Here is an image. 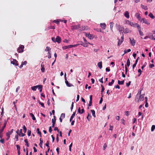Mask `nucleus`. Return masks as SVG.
I'll list each match as a JSON object with an SVG mask.
<instances>
[{
    "label": "nucleus",
    "mask_w": 155,
    "mask_h": 155,
    "mask_svg": "<svg viewBox=\"0 0 155 155\" xmlns=\"http://www.w3.org/2000/svg\"><path fill=\"white\" fill-rule=\"evenodd\" d=\"M66 73L64 74V79L65 80V83L66 84V85L68 87H71L73 86L72 84L68 82V81L66 77Z\"/></svg>",
    "instance_id": "obj_1"
},
{
    "label": "nucleus",
    "mask_w": 155,
    "mask_h": 155,
    "mask_svg": "<svg viewBox=\"0 0 155 155\" xmlns=\"http://www.w3.org/2000/svg\"><path fill=\"white\" fill-rule=\"evenodd\" d=\"M7 122H5L4 124V126H3L2 129L0 130V138H2V132L4 130L6 126Z\"/></svg>",
    "instance_id": "obj_2"
},
{
    "label": "nucleus",
    "mask_w": 155,
    "mask_h": 155,
    "mask_svg": "<svg viewBox=\"0 0 155 155\" xmlns=\"http://www.w3.org/2000/svg\"><path fill=\"white\" fill-rule=\"evenodd\" d=\"M117 28L118 30L120 32V33H123L124 29V28L123 27H122L120 25H118L117 26Z\"/></svg>",
    "instance_id": "obj_3"
},
{
    "label": "nucleus",
    "mask_w": 155,
    "mask_h": 155,
    "mask_svg": "<svg viewBox=\"0 0 155 155\" xmlns=\"http://www.w3.org/2000/svg\"><path fill=\"white\" fill-rule=\"evenodd\" d=\"M24 46L23 45H21L17 49V51L18 53H21L23 51V49Z\"/></svg>",
    "instance_id": "obj_4"
},
{
    "label": "nucleus",
    "mask_w": 155,
    "mask_h": 155,
    "mask_svg": "<svg viewBox=\"0 0 155 155\" xmlns=\"http://www.w3.org/2000/svg\"><path fill=\"white\" fill-rule=\"evenodd\" d=\"M129 39H130V42L131 45L134 46L135 45L136 41L134 38H133L131 39L130 38H129Z\"/></svg>",
    "instance_id": "obj_5"
},
{
    "label": "nucleus",
    "mask_w": 155,
    "mask_h": 155,
    "mask_svg": "<svg viewBox=\"0 0 155 155\" xmlns=\"http://www.w3.org/2000/svg\"><path fill=\"white\" fill-rule=\"evenodd\" d=\"M140 22L144 23L148 25L150 24V23L148 21L144 18H142L140 21Z\"/></svg>",
    "instance_id": "obj_6"
},
{
    "label": "nucleus",
    "mask_w": 155,
    "mask_h": 155,
    "mask_svg": "<svg viewBox=\"0 0 155 155\" xmlns=\"http://www.w3.org/2000/svg\"><path fill=\"white\" fill-rule=\"evenodd\" d=\"M144 94H143L142 95H140L139 96V99H138V100H140V101H143L144 99Z\"/></svg>",
    "instance_id": "obj_7"
},
{
    "label": "nucleus",
    "mask_w": 155,
    "mask_h": 155,
    "mask_svg": "<svg viewBox=\"0 0 155 155\" xmlns=\"http://www.w3.org/2000/svg\"><path fill=\"white\" fill-rule=\"evenodd\" d=\"M135 16L140 21L142 19L140 16V14L138 13H136L135 14Z\"/></svg>",
    "instance_id": "obj_8"
},
{
    "label": "nucleus",
    "mask_w": 155,
    "mask_h": 155,
    "mask_svg": "<svg viewBox=\"0 0 155 155\" xmlns=\"http://www.w3.org/2000/svg\"><path fill=\"white\" fill-rule=\"evenodd\" d=\"M78 111L79 113L80 114H81L84 112V108H83L81 110L80 107H79L78 109Z\"/></svg>",
    "instance_id": "obj_9"
},
{
    "label": "nucleus",
    "mask_w": 155,
    "mask_h": 155,
    "mask_svg": "<svg viewBox=\"0 0 155 155\" xmlns=\"http://www.w3.org/2000/svg\"><path fill=\"white\" fill-rule=\"evenodd\" d=\"M55 41L59 43H60L61 41V38L59 36H57L55 38Z\"/></svg>",
    "instance_id": "obj_10"
},
{
    "label": "nucleus",
    "mask_w": 155,
    "mask_h": 155,
    "mask_svg": "<svg viewBox=\"0 0 155 155\" xmlns=\"http://www.w3.org/2000/svg\"><path fill=\"white\" fill-rule=\"evenodd\" d=\"M17 62L18 61H16V60L13 59V61H11V63L14 65L15 66H18V64L17 63Z\"/></svg>",
    "instance_id": "obj_11"
},
{
    "label": "nucleus",
    "mask_w": 155,
    "mask_h": 155,
    "mask_svg": "<svg viewBox=\"0 0 155 155\" xmlns=\"http://www.w3.org/2000/svg\"><path fill=\"white\" fill-rule=\"evenodd\" d=\"M86 36L90 39H92L93 38V37L91 35L88 33H86Z\"/></svg>",
    "instance_id": "obj_12"
},
{
    "label": "nucleus",
    "mask_w": 155,
    "mask_h": 155,
    "mask_svg": "<svg viewBox=\"0 0 155 155\" xmlns=\"http://www.w3.org/2000/svg\"><path fill=\"white\" fill-rule=\"evenodd\" d=\"M131 31L128 28H126L124 29V33H128L131 32Z\"/></svg>",
    "instance_id": "obj_13"
},
{
    "label": "nucleus",
    "mask_w": 155,
    "mask_h": 155,
    "mask_svg": "<svg viewBox=\"0 0 155 155\" xmlns=\"http://www.w3.org/2000/svg\"><path fill=\"white\" fill-rule=\"evenodd\" d=\"M100 26L103 29H105L106 27V25L104 23H101Z\"/></svg>",
    "instance_id": "obj_14"
},
{
    "label": "nucleus",
    "mask_w": 155,
    "mask_h": 155,
    "mask_svg": "<svg viewBox=\"0 0 155 155\" xmlns=\"http://www.w3.org/2000/svg\"><path fill=\"white\" fill-rule=\"evenodd\" d=\"M124 16L127 18H129V13L128 11H126L125 12L124 14Z\"/></svg>",
    "instance_id": "obj_15"
},
{
    "label": "nucleus",
    "mask_w": 155,
    "mask_h": 155,
    "mask_svg": "<svg viewBox=\"0 0 155 155\" xmlns=\"http://www.w3.org/2000/svg\"><path fill=\"white\" fill-rule=\"evenodd\" d=\"M80 27V25H75L72 27V28L74 29H77Z\"/></svg>",
    "instance_id": "obj_16"
},
{
    "label": "nucleus",
    "mask_w": 155,
    "mask_h": 155,
    "mask_svg": "<svg viewBox=\"0 0 155 155\" xmlns=\"http://www.w3.org/2000/svg\"><path fill=\"white\" fill-rule=\"evenodd\" d=\"M76 111H76L75 112H74L73 114L71 116V117L70 119V121L71 122L73 118L75 116Z\"/></svg>",
    "instance_id": "obj_17"
},
{
    "label": "nucleus",
    "mask_w": 155,
    "mask_h": 155,
    "mask_svg": "<svg viewBox=\"0 0 155 155\" xmlns=\"http://www.w3.org/2000/svg\"><path fill=\"white\" fill-rule=\"evenodd\" d=\"M70 48H71V45L68 46H65L63 47H62V48L63 49H66Z\"/></svg>",
    "instance_id": "obj_18"
},
{
    "label": "nucleus",
    "mask_w": 155,
    "mask_h": 155,
    "mask_svg": "<svg viewBox=\"0 0 155 155\" xmlns=\"http://www.w3.org/2000/svg\"><path fill=\"white\" fill-rule=\"evenodd\" d=\"M97 66L100 69H101L102 68V62L101 61L98 62V63L97 64Z\"/></svg>",
    "instance_id": "obj_19"
},
{
    "label": "nucleus",
    "mask_w": 155,
    "mask_h": 155,
    "mask_svg": "<svg viewBox=\"0 0 155 155\" xmlns=\"http://www.w3.org/2000/svg\"><path fill=\"white\" fill-rule=\"evenodd\" d=\"M39 85L33 86L31 87V89L33 91H36V89L38 87Z\"/></svg>",
    "instance_id": "obj_20"
},
{
    "label": "nucleus",
    "mask_w": 155,
    "mask_h": 155,
    "mask_svg": "<svg viewBox=\"0 0 155 155\" xmlns=\"http://www.w3.org/2000/svg\"><path fill=\"white\" fill-rule=\"evenodd\" d=\"M19 130H18L16 131V133L17 134H18L20 136H21V137H24L25 135V134L23 133H21V134H19Z\"/></svg>",
    "instance_id": "obj_21"
},
{
    "label": "nucleus",
    "mask_w": 155,
    "mask_h": 155,
    "mask_svg": "<svg viewBox=\"0 0 155 155\" xmlns=\"http://www.w3.org/2000/svg\"><path fill=\"white\" fill-rule=\"evenodd\" d=\"M113 24L114 23H113V22H111L109 24L110 25V29L112 31H113Z\"/></svg>",
    "instance_id": "obj_22"
},
{
    "label": "nucleus",
    "mask_w": 155,
    "mask_h": 155,
    "mask_svg": "<svg viewBox=\"0 0 155 155\" xmlns=\"http://www.w3.org/2000/svg\"><path fill=\"white\" fill-rule=\"evenodd\" d=\"M29 115H30V116L31 117H32V119L33 120H35V119H36L35 118V117L34 115V114H32L31 113H30L29 114Z\"/></svg>",
    "instance_id": "obj_23"
},
{
    "label": "nucleus",
    "mask_w": 155,
    "mask_h": 155,
    "mask_svg": "<svg viewBox=\"0 0 155 155\" xmlns=\"http://www.w3.org/2000/svg\"><path fill=\"white\" fill-rule=\"evenodd\" d=\"M141 7L142 8L145 10H147L148 9V8L147 6L144 5L142 4L141 5Z\"/></svg>",
    "instance_id": "obj_24"
},
{
    "label": "nucleus",
    "mask_w": 155,
    "mask_h": 155,
    "mask_svg": "<svg viewBox=\"0 0 155 155\" xmlns=\"http://www.w3.org/2000/svg\"><path fill=\"white\" fill-rule=\"evenodd\" d=\"M91 112L93 116L95 117H96V116L95 115V111L94 110H91Z\"/></svg>",
    "instance_id": "obj_25"
},
{
    "label": "nucleus",
    "mask_w": 155,
    "mask_h": 155,
    "mask_svg": "<svg viewBox=\"0 0 155 155\" xmlns=\"http://www.w3.org/2000/svg\"><path fill=\"white\" fill-rule=\"evenodd\" d=\"M43 143V141L42 140H41V139L40 138V143H39V145H40V147L41 148H43L42 147Z\"/></svg>",
    "instance_id": "obj_26"
},
{
    "label": "nucleus",
    "mask_w": 155,
    "mask_h": 155,
    "mask_svg": "<svg viewBox=\"0 0 155 155\" xmlns=\"http://www.w3.org/2000/svg\"><path fill=\"white\" fill-rule=\"evenodd\" d=\"M124 81L123 80L122 81H120L119 80H118V84H121L122 85L124 84Z\"/></svg>",
    "instance_id": "obj_27"
},
{
    "label": "nucleus",
    "mask_w": 155,
    "mask_h": 155,
    "mask_svg": "<svg viewBox=\"0 0 155 155\" xmlns=\"http://www.w3.org/2000/svg\"><path fill=\"white\" fill-rule=\"evenodd\" d=\"M38 89L40 90V92H41L42 90V86L41 85H39L38 86Z\"/></svg>",
    "instance_id": "obj_28"
},
{
    "label": "nucleus",
    "mask_w": 155,
    "mask_h": 155,
    "mask_svg": "<svg viewBox=\"0 0 155 155\" xmlns=\"http://www.w3.org/2000/svg\"><path fill=\"white\" fill-rule=\"evenodd\" d=\"M25 143H26L25 145H26L28 147H29V144L28 142V140L27 139H25Z\"/></svg>",
    "instance_id": "obj_29"
},
{
    "label": "nucleus",
    "mask_w": 155,
    "mask_h": 155,
    "mask_svg": "<svg viewBox=\"0 0 155 155\" xmlns=\"http://www.w3.org/2000/svg\"><path fill=\"white\" fill-rule=\"evenodd\" d=\"M101 87H102L101 90V94L102 96L103 92L104 90V87L102 85H101Z\"/></svg>",
    "instance_id": "obj_30"
},
{
    "label": "nucleus",
    "mask_w": 155,
    "mask_h": 155,
    "mask_svg": "<svg viewBox=\"0 0 155 155\" xmlns=\"http://www.w3.org/2000/svg\"><path fill=\"white\" fill-rule=\"evenodd\" d=\"M130 59H128L127 61V65L129 67L130 65Z\"/></svg>",
    "instance_id": "obj_31"
},
{
    "label": "nucleus",
    "mask_w": 155,
    "mask_h": 155,
    "mask_svg": "<svg viewBox=\"0 0 155 155\" xmlns=\"http://www.w3.org/2000/svg\"><path fill=\"white\" fill-rule=\"evenodd\" d=\"M114 80L112 79L111 82L109 83L108 85L109 86H111L112 85V84L114 83Z\"/></svg>",
    "instance_id": "obj_32"
},
{
    "label": "nucleus",
    "mask_w": 155,
    "mask_h": 155,
    "mask_svg": "<svg viewBox=\"0 0 155 155\" xmlns=\"http://www.w3.org/2000/svg\"><path fill=\"white\" fill-rule=\"evenodd\" d=\"M148 16L151 18L153 19L154 18V16L153 15V14L151 13H150Z\"/></svg>",
    "instance_id": "obj_33"
},
{
    "label": "nucleus",
    "mask_w": 155,
    "mask_h": 155,
    "mask_svg": "<svg viewBox=\"0 0 155 155\" xmlns=\"http://www.w3.org/2000/svg\"><path fill=\"white\" fill-rule=\"evenodd\" d=\"M91 116L89 114H88L87 116V119L89 121H90V119L91 118Z\"/></svg>",
    "instance_id": "obj_34"
},
{
    "label": "nucleus",
    "mask_w": 155,
    "mask_h": 155,
    "mask_svg": "<svg viewBox=\"0 0 155 155\" xmlns=\"http://www.w3.org/2000/svg\"><path fill=\"white\" fill-rule=\"evenodd\" d=\"M65 114L64 113H62L61 115L60 118L62 119H64L65 118Z\"/></svg>",
    "instance_id": "obj_35"
},
{
    "label": "nucleus",
    "mask_w": 155,
    "mask_h": 155,
    "mask_svg": "<svg viewBox=\"0 0 155 155\" xmlns=\"http://www.w3.org/2000/svg\"><path fill=\"white\" fill-rule=\"evenodd\" d=\"M23 132L24 133H25L27 131V129L25 125H24L23 127Z\"/></svg>",
    "instance_id": "obj_36"
},
{
    "label": "nucleus",
    "mask_w": 155,
    "mask_h": 155,
    "mask_svg": "<svg viewBox=\"0 0 155 155\" xmlns=\"http://www.w3.org/2000/svg\"><path fill=\"white\" fill-rule=\"evenodd\" d=\"M41 70L42 72H44L45 71V68L44 66L42 64H41Z\"/></svg>",
    "instance_id": "obj_37"
},
{
    "label": "nucleus",
    "mask_w": 155,
    "mask_h": 155,
    "mask_svg": "<svg viewBox=\"0 0 155 155\" xmlns=\"http://www.w3.org/2000/svg\"><path fill=\"white\" fill-rule=\"evenodd\" d=\"M37 131L38 132V134L41 137V133L39 131V129L38 128L37 129Z\"/></svg>",
    "instance_id": "obj_38"
},
{
    "label": "nucleus",
    "mask_w": 155,
    "mask_h": 155,
    "mask_svg": "<svg viewBox=\"0 0 155 155\" xmlns=\"http://www.w3.org/2000/svg\"><path fill=\"white\" fill-rule=\"evenodd\" d=\"M38 103L40 104L41 106L42 107H45L44 106V104L43 103L39 101H38Z\"/></svg>",
    "instance_id": "obj_39"
},
{
    "label": "nucleus",
    "mask_w": 155,
    "mask_h": 155,
    "mask_svg": "<svg viewBox=\"0 0 155 155\" xmlns=\"http://www.w3.org/2000/svg\"><path fill=\"white\" fill-rule=\"evenodd\" d=\"M131 51L130 49H128L127 50H125L124 52V54L127 53V52H129Z\"/></svg>",
    "instance_id": "obj_40"
},
{
    "label": "nucleus",
    "mask_w": 155,
    "mask_h": 155,
    "mask_svg": "<svg viewBox=\"0 0 155 155\" xmlns=\"http://www.w3.org/2000/svg\"><path fill=\"white\" fill-rule=\"evenodd\" d=\"M12 134L10 132V131H8L6 134V135L7 137H10V135Z\"/></svg>",
    "instance_id": "obj_41"
},
{
    "label": "nucleus",
    "mask_w": 155,
    "mask_h": 155,
    "mask_svg": "<svg viewBox=\"0 0 155 155\" xmlns=\"http://www.w3.org/2000/svg\"><path fill=\"white\" fill-rule=\"evenodd\" d=\"M118 42L117 45L118 46H120L122 44L123 41H120V40L118 39Z\"/></svg>",
    "instance_id": "obj_42"
},
{
    "label": "nucleus",
    "mask_w": 155,
    "mask_h": 155,
    "mask_svg": "<svg viewBox=\"0 0 155 155\" xmlns=\"http://www.w3.org/2000/svg\"><path fill=\"white\" fill-rule=\"evenodd\" d=\"M155 129V125H153L152 126L151 128V131H154V129Z\"/></svg>",
    "instance_id": "obj_43"
},
{
    "label": "nucleus",
    "mask_w": 155,
    "mask_h": 155,
    "mask_svg": "<svg viewBox=\"0 0 155 155\" xmlns=\"http://www.w3.org/2000/svg\"><path fill=\"white\" fill-rule=\"evenodd\" d=\"M120 120L122 124H123L124 125L125 124V120L124 119H121Z\"/></svg>",
    "instance_id": "obj_44"
},
{
    "label": "nucleus",
    "mask_w": 155,
    "mask_h": 155,
    "mask_svg": "<svg viewBox=\"0 0 155 155\" xmlns=\"http://www.w3.org/2000/svg\"><path fill=\"white\" fill-rule=\"evenodd\" d=\"M130 21L128 20H126L125 21V23L126 24L129 25L130 24Z\"/></svg>",
    "instance_id": "obj_45"
},
{
    "label": "nucleus",
    "mask_w": 155,
    "mask_h": 155,
    "mask_svg": "<svg viewBox=\"0 0 155 155\" xmlns=\"http://www.w3.org/2000/svg\"><path fill=\"white\" fill-rule=\"evenodd\" d=\"M16 147H17V149L18 150H20V146L18 145H16Z\"/></svg>",
    "instance_id": "obj_46"
},
{
    "label": "nucleus",
    "mask_w": 155,
    "mask_h": 155,
    "mask_svg": "<svg viewBox=\"0 0 155 155\" xmlns=\"http://www.w3.org/2000/svg\"><path fill=\"white\" fill-rule=\"evenodd\" d=\"M88 44L87 43H86L85 44L83 43V44H81V45H83L84 47H87L88 46L87 45V44Z\"/></svg>",
    "instance_id": "obj_47"
},
{
    "label": "nucleus",
    "mask_w": 155,
    "mask_h": 155,
    "mask_svg": "<svg viewBox=\"0 0 155 155\" xmlns=\"http://www.w3.org/2000/svg\"><path fill=\"white\" fill-rule=\"evenodd\" d=\"M27 134H28V136H30L31 134V130H28V131H27Z\"/></svg>",
    "instance_id": "obj_48"
},
{
    "label": "nucleus",
    "mask_w": 155,
    "mask_h": 155,
    "mask_svg": "<svg viewBox=\"0 0 155 155\" xmlns=\"http://www.w3.org/2000/svg\"><path fill=\"white\" fill-rule=\"evenodd\" d=\"M136 27L137 28L138 31H139L140 30H141L140 27V26L137 24V25H136Z\"/></svg>",
    "instance_id": "obj_49"
},
{
    "label": "nucleus",
    "mask_w": 155,
    "mask_h": 155,
    "mask_svg": "<svg viewBox=\"0 0 155 155\" xmlns=\"http://www.w3.org/2000/svg\"><path fill=\"white\" fill-rule=\"evenodd\" d=\"M50 49H51L49 47L47 46L46 47V49L45 50V51H48Z\"/></svg>",
    "instance_id": "obj_50"
},
{
    "label": "nucleus",
    "mask_w": 155,
    "mask_h": 155,
    "mask_svg": "<svg viewBox=\"0 0 155 155\" xmlns=\"http://www.w3.org/2000/svg\"><path fill=\"white\" fill-rule=\"evenodd\" d=\"M138 99H139L138 96V94L136 95V98L135 99V101L136 102H139L140 101V100H138Z\"/></svg>",
    "instance_id": "obj_51"
},
{
    "label": "nucleus",
    "mask_w": 155,
    "mask_h": 155,
    "mask_svg": "<svg viewBox=\"0 0 155 155\" xmlns=\"http://www.w3.org/2000/svg\"><path fill=\"white\" fill-rule=\"evenodd\" d=\"M149 68H152L154 66V65L153 64H150L149 65Z\"/></svg>",
    "instance_id": "obj_52"
},
{
    "label": "nucleus",
    "mask_w": 155,
    "mask_h": 155,
    "mask_svg": "<svg viewBox=\"0 0 155 155\" xmlns=\"http://www.w3.org/2000/svg\"><path fill=\"white\" fill-rule=\"evenodd\" d=\"M139 32L140 35L143 36V32L141 31V30H140L139 31Z\"/></svg>",
    "instance_id": "obj_53"
},
{
    "label": "nucleus",
    "mask_w": 155,
    "mask_h": 155,
    "mask_svg": "<svg viewBox=\"0 0 155 155\" xmlns=\"http://www.w3.org/2000/svg\"><path fill=\"white\" fill-rule=\"evenodd\" d=\"M1 139L0 140V142L4 143L5 140L4 139H2V138H1Z\"/></svg>",
    "instance_id": "obj_54"
},
{
    "label": "nucleus",
    "mask_w": 155,
    "mask_h": 155,
    "mask_svg": "<svg viewBox=\"0 0 155 155\" xmlns=\"http://www.w3.org/2000/svg\"><path fill=\"white\" fill-rule=\"evenodd\" d=\"M92 101H90L89 102V103L88 104V106L89 107L91 106L92 105Z\"/></svg>",
    "instance_id": "obj_55"
},
{
    "label": "nucleus",
    "mask_w": 155,
    "mask_h": 155,
    "mask_svg": "<svg viewBox=\"0 0 155 155\" xmlns=\"http://www.w3.org/2000/svg\"><path fill=\"white\" fill-rule=\"evenodd\" d=\"M15 138L16 139V141H18V135H16L15 136Z\"/></svg>",
    "instance_id": "obj_56"
},
{
    "label": "nucleus",
    "mask_w": 155,
    "mask_h": 155,
    "mask_svg": "<svg viewBox=\"0 0 155 155\" xmlns=\"http://www.w3.org/2000/svg\"><path fill=\"white\" fill-rule=\"evenodd\" d=\"M52 131V130L51 127H50L49 128V131L50 133H51Z\"/></svg>",
    "instance_id": "obj_57"
},
{
    "label": "nucleus",
    "mask_w": 155,
    "mask_h": 155,
    "mask_svg": "<svg viewBox=\"0 0 155 155\" xmlns=\"http://www.w3.org/2000/svg\"><path fill=\"white\" fill-rule=\"evenodd\" d=\"M54 130H55V131L57 130V131L58 132H59V130L58 128L57 127H54Z\"/></svg>",
    "instance_id": "obj_58"
},
{
    "label": "nucleus",
    "mask_w": 155,
    "mask_h": 155,
    "mask_svg": "<svg viewBox=\"0 0 155 155\" xmlns=\"http://www.w3.org/2000/svg\"><path fill=\"white\" fill-rule=\"evenodd\" d=\"M49 143L48 141L47 142L45 143V145L46 146H47L48 147H49Z\"/></svg>",
    "instance_id": "obj_59"
},
{
    "label": "nucleus",
    "mask_w": 155,
    "mask_h": 155,
    "mask_svg": "<svg viewBox=\"0 0 155 155\" xmlns=\"http://www.w3.org/2000/svg\"><path fill=\"white\" fill-rule=\"evenodd\" d=\"M48 58H51V54L49 52H48Z\"/></svg>",
    "instance_id": "obj_60"
},
{
    "label": "nucleus",
    "mask_w": 155,
    "mask_h": 155,
    "mask_svg": "<svg viewBox=\"0 0 155 155\" xmlns=\"http://www.w3.org/2000/svg\"><path fill=\"white\" fill-rule=\"evenodd\" d=\"M131 82V81H129L128 83H126V86L127 87H129V85H130Z\"/></svg>",
    "instance_id": "obj_61"
},
{
    "label": "nucleus",
    "mask_w": 155,
    "mask_h": 155,
    "mask_svg": "<svg viewBox=\"0 0 155 155\" xmlns=\"http://www.w3.org/2000/svg\"><path fill=\"white\" fill-rule=\"evenodd\" d=\"M53 22L57 24H58L59 23V21L57 20H54L53 21Z\"/></svg>",
    "instance_id": "obj_62"
},
{
    "label": "nucleus",
    "mask_w": 155,
    "mask_h": 155,
    "mask_svg": "<svg viewBox=\"0 0 155 155\" xmlns=\"http://www.w3.org/2000/svg\"><path fill=\"white\" fill-rule=\"evenodd\" d=\"M107 147V145L106 144V143H105L103 146L104 150H105V149Z\"/></svg>",
    "instance_id": "obj_63"
},
{
    "label": "nucleus",
    "mask_w": 155,
    "mask_h": 155,
    "mask_svg": "<svg viewBox=\"0 0 155 155\" xmlns=\"http://www.w3.org/2000/svg\"><path fill=\"white\" fill-rule=\"evenodd\" d=\"M27 63V62L26 61H24L22 62L21 63L22 64H23V65H26Z\"/></svg>",
    "instance_id": "obj_64"
}]
</instances>
